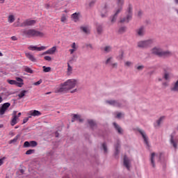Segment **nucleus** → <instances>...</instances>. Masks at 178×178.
I'll use <instances>...</instances> for the list:
<instances>
[{
  "instance_id": "64",
  "label": "nucleus",
  "mask_w": 178,
  "mask_h": 178,
  "mask_svg": "<svg viewBox=\"0 0 178 178\" xmlns=\"http://www.w3.org/2000/svg\"><path fill=\"white\" fill-rule=\"evenodd\" d=\"M2 127H3V124H0V129H2Z\"/></svg>"
},
{
  "instance_id": "4",
  "label": "nucleus",
  "mask_w": 178,
  "mask_h": 178,
  "mask_svg": "<svg viewBox=\"0 0 178 178\" xmlns=\"http://www.w3.org/2000/svg\"><path fill=\"white\" fill-rule=\"evenodd\" d=\"M124 3V0H117V5L118 6V8L116 10L115 13L114 14L111 19V23H115V22H116V19H118V15L123 9Z\"/></svg>"
},
{
  "instance_id": "10",
  "label": "nucleus",
  "mask_w": 178,
  "mask_h": 178,
  "mask_svg": "<svg viewBox=\"0 0 178 178\" xmlns=\"http://www.w3.org/2000/svg\"><path fill=\"white\" fill-rule=\"evenodd\" d=\"M161 156H162V153H161L159 156L156 155L155 153H152L150 160L153 168H155V158H159V161H161Z\"/></svg>"
},
{
  "instance_id": "49",
  "label": "nucleus",
  "mask_w": 178,
  "mask_h": 178,
  "mask_svg": "<svg viewBox=\"0 0 178 178\" xmlns=\"http://www.w3.org/2000/svg\"><path fill=\"white\" fill-rule=\"evenodd\" d=\"M41 83H42V80L40 79L38 81L34 83L33 86H40V84H41Z\"/></svg>"
},
{
  "instance_id": "37",
  "label": "nucleus",
  "mask_w": 178,
  "mask_h": 178,
  "mask_svg": "<svg viewBox=\"0 0 178 178\" xmlns=\"http://www.w3.org/2000/svg\"><path fill=\"white\" fill-rule=\"evenodd\" d=\"M67 19V16H66V15L63 14L61 16V19L60 22H62L63 23H65V22Z\"/></svg>"
},
{
  "instance_id": "21",
  "label": "nucleus",
  "mask_w": 178,
  "mask_h": 178,
  "mask_svg": "<svg viewBox=\"0 0 178 178\" xmlns=\"http://www.w3.org/2000/svg\"><path fill=\"white\" fill-rule=\"evenodd\" d=\"M80 13H74L71 15V19H72V20L75 22L77 23V22H79V16Z\"/></svg>"
},
{
  "instance_id": "8",
  "label": "nucleus",
  "mask_w": 178,
  "mask_h": 178,
  "mask_svg": "<svg viewBox=\"0 0 178 178\" xmlns=\"http://www.w3.org/2000/svg\"><path fill=\"white\" fill-rule=\"evenodd\" d=\"M38 145V143L35 140H31L30 142L25 141L24 143V148H29L31 147L32 148H34V147H37Z\"/></svg>"
},
{
  "instance_id": "31",
  "label": "nucleus",
  "mask_w": 178,
  "mask_h": 178,
  "mask_svg": "<svg viewBox=\"0 0 178 178\" xmlns=\"http://www.w3.org/2000/svg\"><path fill=\"white\" fill-rule=\"evenodd\" d=\"M97 31L98 34H101L102 33V26L97 24Z\"/></svg>"
},
{
  "instance_id": "22",
  "label": "nucleus",
  "mask_w": 178,
  "mask_h": 178,
  "mask_svg": "<svg viewBox=\"0 0 178 178\" xmlns=\"http://www.w3.org/2000/svg\"><path fill=\"white\" fill-rule=\"evenodd\" d=\"M29 115L31 116H41L42 113L41 112L37 111V110H32L31 111H29Z\"/></svg>"
},
{
  "instance_id": "38",
  "label": "nucleus",
  "mask_w": 178,
  "mask_h": 178,
  "mask_svg": "<svg viewBox=\"0 0 178 178\" xmlns=\"http://www.w3.org/2000/svg\"><path fill=\"white\" fill-rule=\"evenodd\" d=\"M73 70V68L72 66H70V64L67 63V73L70 74Z\"/></svg>"
},
{
  "instance_id": "7",
  "label": "nucleus",
  "mask_w": 178,
  "mask_h": 178,
  "mask_svg": "<svg viewBox=\"0 0 178 178\" xmlns=\"http://www.w3.org/2000/svg\"><path fill=\"white\" fill-rule=\"evenodd\" d=\"M35 23H37V22L34 19H26L19 25V27H27L29 26H34Z\"/></svg>"
},
{
  "instance_id": "45",
  "label": "nucleus",
  "mask_w": 178,
  "mask_h": 178,
  "mask_svg": "<svg viewBox=\"0 0 178 178\" xmlns=\"http://www.w3.org/2000/svg\"><path fill=\"white\" fill-rule=\"evenodd\" d=\"M119 154V143H117L115 146V155Z\"/></svg>"
},
{
  "instance_id": "26",
  "label": "nucleus",
  "mask_w": 178,
  "mask_h": 178,
  "mask_svg": "<svg viewBox=\"0 0 178 178\" xmlns=\"http://www.w3.org/2000/svg\"><path fill=\"white\" fill-rule=\"evenodd\" d=\"M15 20H16V19L15 18V15H10L8 17V23H13V22H15Z\"/></svg>"
},
{
  "instance_id": "60",
  "label": "nucleus",
  "mask_w": 178,
  "mask_h": 178,
  "mask_svg": "<svg viewBox=\"0 0 178 178\" xmlns=\"http://www.w3.org/2000/svg\"><path fill=\"white\" fill-rule=\"evenodd\" d=\"M45 8L46 9H49V4H46Z\"/></svg>"
},
{
  "instance_id": "5",
  "label": "nucleus",
  "mask_w": 178,
  "mask_h": 178,
  "mask_svg": "<svg viewBox=\"0 0 178 178\" xmlns=\"http://www.w3.org/2000/svg\"><path fill=\"white\" fill-rule=\"evenodd\" d=\"M133 16V7L131 5H129L127 10V17L121 18L120 23H129L131 20Z\"/></svg>"
},
{
  "instance_id": "58",
  "label": "nucleus",
  "mask_w": 178,
  "mask_h": 178,
  "mask_svg": "<svg viewBox=\"0 0 178 178\" xmlns=\"http://www.w3.org/2000/svg\"><path fill=\"white\" fill-rule=\"evenodd\" d=\"M11 39L13 40V41H17V38H16L15 36L11 37Z\"/></svg>"
},
{
  "instance_id": "46",
  "label": "nucleus",
  "mask_w": 178,
  "mask_h": 178,
  "mask_svg": "<svg viewBox=\"0 0 178 178\" xmlns=\"http://www.w3.org/2000/svg\"><path fill=\"white\" fill-rule=\"evenodd\" d=\"M112 59H113V58H112V57H109L108 58H107L106 60V65H109V63H111V61L112 60Z\"/></svg>"
},
{
  "instance_id": "39",
  "label": "nucleus",
  "mask_w": 178,
  "mask_h": 178,
  "mask_svg": "<svg viewBox=\"0 0 178 178\" xmlns=\"http://www.w3.org/2000/svg\"><path fill=\"white\" fill-rule=\"evenodd\" d=\"M35 152V149H29L26 152V155H31V154H34Z\"/></svg>"
},
{
  "instance_id": "12",
  "label": "nucleus",
  "mask_w": 178,
  "mask_h": 178,
  "mask_svg": "<svg viewBox=\"0 0 178 178\" xmlns=\"http://www.w3.org/2000/svg\"><path fill=\"white\" fill-rule=\"evenodd\" d=\"M56 52V47L54 46L49 49L47 50L46 51L43 52L40 56H42V55H54Z\"/></svg>"
},
{
  "instance_id": "14",
  "label": "nucleus",
  "mask_w": 178,
  "mask_h": 178,
  "mask_svg": "<svg viewBox=\"0 0 178 178\" xmlns=\"http://www.w3.org/2000/svg\"><path fill=\"white\" fill-rule=\"evenodd\" d=\"M136 33L138 37H143V35H145V28L143 26H141L136 29Z\"/></svg>"
},
{
  "instance_id": "41",
  "label": "nucleus",
  "mask_w": 178,
  "mask_h": 178,
  "mask_svg": "<svg viewBox=\"0 0 178 178\" xmlns=\"http://www.w3.org/2000/svg\"><path fill=\"white\" fill-rule=\"evenodd\" d=\"M124 31H126V27L125 26H122V27L120 28L119 31H118V32L120 34H122V33H124Z\"/></svg>"
},
{
  "instance_id": "43",
  "label": "nucleus",
  "mask_w": 178,
  "mask_h": 178,
  "mask_svg": "<svg viewBox=\"0 0 178 178\" xmlns=\"http://www.w3.org/2000/svg\"><path fill=\"white\" fill-rule=\"evenodd\" d=\"M44 60H47V62H51L52 60V58L49 56H46L44 57Z\"/></svg>"
},
{
  "instance_id": "57",
  "label": "nucleus",
  "mask_w": 178,
  "mask_h": 178,
  "mask_svg": "<svg viewBox=\"0 0 178 178\" xmlns=\"http://www.w3.org/2000/svg\"><path fill=\"white\" fill-rule=\"evenodd\" d=\"M9 136H11L12 137H13V136H15V132H13V131H10L9 132Z\"/></svg>"
},
{
  "instance_id": "32",
  "label": "nucleus",
  "mask_w": 178,
  "mask_h": 178,
  "mask_svg": "<svg viewBox=\"0 0 178 178\" xmlns=\"http://www.w3.org/2000/svg\"><path fill=\"white\" fill-rule=\"evenodd\" d=\"M42 68H43V72H44V73H48L51 72V67L43 66Z\"/></svg>"
},
{
  "instance_id": "63",
  "label": "nucleus",
  "mask_w": 178,
  "mask_h": 178,
  "mask_svg": "<svg viewBox=\"0 0 178 178\" xmlns=\"http://www.w3.org/2000/svg\"><path fill=\"white\" fill-rule=\"evenodd\" d=\"M51 93H52L51 92H46L45 95H49V94H51Z\"/></svg>"
},
{
  "instance_id": "53",
  "label": "nucleus",
  "mask_w": 178,
  "mask_h": 178,
  "mask_svg": "<svg viewBox=\"0 0 178 178\" xmlns=\"http://www.w3.org/2000/svg\"><path fill=\"white\" fill-rule=\"evenodd\" d=\"M111 65L112 67H118V63H111Z\"/></svg>"
},
{
  "instance_id": "13",
  "label": "nucleus",
  "mask_w": 178,
  "mask_h": 178,
  "mask_svg": "<svg viewBox=\"0 0 178 178\" xmlns=\"http://www.w3.org/2000/svg\"><path fill=\"white\" fill-rule=\"evenodd\" d=\"M46 48L47 47L45 46L38 47L37 46L31 45L28 47V49H29L30 51H44Z\"/></svg>"
},
{
  "instance_id": "18",
  "label": "nucleus",
  "mask_w": 178,
  "mask_h": 178,
  "mask_svg": "<svg viewBox=\"0 0 178 178\" xmlns=\"http://www.w3.org/2000/svg\"><path fill=\"white\" fill-rule=\"evenodd\" d=\"M124 165L128 170H130V160L126 156H124Z\"/></svg>"
},
{
  "instance_id": "59",
  "label": "nucleus",
  "mask_w": 178,
  "mask_h": 178,
  "mask_svg": "<svg viewBox=\"0 0 178 178\" xmlns=\"http://www.w3.org/2000/svg\"><path fill=\"white\" fill-rule=\"evenodd\" d=\"M20 116H22V113H19L17 115V119H19V118H20Z\"/></svg>"
},
{
  "instance_id": "56",
  "label": "nucleus",
  "mask_w": 178,
  "mask_h": 178,
  "mask_svg": "<svg viewBox=\"0 0 178 178\" xmlns=\"http://www.w3.org/2000/svg\"><path fill=\"white\" fill-rule=\"evenodd\" d=\"M116 118H118V119H120V118H122V113H118L117 114Z\"/></svg>"
},
{
  "instance_id": "61",
  "label": "nucleus",
  "mask_w": 178,
  "mask_h": 178,
  "mask_svg": "<svg viewBox=\"0 0 178 178\" xmlns=\"http://www.w3.org/2000/svg\"><path fill=\"white\" fill-rule=\"evenodd\" d=\"M76 91H77V89H74L71 91V93L73 94V92H76Z\"/></svg>"
},
{
  "instance_id": "2",
  "label": "nucleus",
  "mask_w": 178,
  "mask_h": 178,
  "mask_svg": "<svg viewBox=\"0 0 178 178\" xmlns=\"http://www.w3.org/2000/svg\"><path fill=\"white\" fill-rule=\"evenodd\" d=\"M23 35L27 38H32L33 37H44L45 33L38 31L35 29H24L22 31Z\"/></svg>"
},
{
  "instance_id": "36",
  "label": "nucleus",
  "mask_w": 178,
  "mask_h": 178,
  "mask_svg": "<svg viewBox=\"0 0 178 178\" xmlns=\"http://www.w3.org/2000/svg\"><path fill=\"white\" fill-rule=\"evenodd\" d=\"M106 6H105V8H104L102 10V17H105V16H106V15H105L106 14Z\"/></svg>"
},
{
  "instance_id": "34",
  "label": "nucleus",
  "mask_w": 178,
  "mask_h": 178,
  "mask_svg": "<svg viewBox=\"0 0 178 178\" xmlns=\"http://www.w3.org/2000/svg\"><path fill=\"white\" fill-rule=\"evenodd\" d=\"M26 92H27V90L21 91V92L18 95L19 98H23V97L26 95Z\"/></svg>"
},
{
  "instance_id": "1",
  "label": "nucleus",
  "mask_w": 178,
  "mask_h": 178,
  "mask_svg": "<svg viewBox=\"0 0 178 178\" xmlns=\"http://www.w3.org/2000/svg\"><path fill=\"white\" fill-rule=\"evenodd\" d=\"M76 86H77V80L68 79L64 83L61 84L60 88H57L55 92H67V91L72 90V88H74Z\"/></svg>"
},
{
  "instance_id": "54",
  "label": "nucleus",
  "mask_w": 178,
  "mask_h": 178,
  "mask_svg": "<svg viewBox=\"0 0 178 178\" xmlns=\"http://www.w3.org/2000/svg\"><path fill=\"white\" fill-rule=\"evenodd\" d=\"M86 47H87V48H90V49H93L92 44H86Z\"/></svg>"
},
{
  "instance_id": "6",
  "label": "nucleus",
  "mask_w": 178,
  "mask_h": 178,
  "mask_svg": "<svg viewBox=\"0 0 178 178\" xmlns=\"http://www.w3.org/2000/svg\"><path fill=\"white\" fill-rule=\"evenodd\" d=\"M152 44H154V40L149 39L147 40H140L138 42L137 45L138 48H148V47H151Z\"/></svg>"
},
{
  "instance_id": "62",
  "label": "nucleus",
  "mask_w": 178,
  "mask_h": 178,
  "mask_svg": "<svg viewBox=\"0 0 178 178\" xmlns=\"http://www.w3.org/2000/svg\"><path fill=\"white\" fill-rule=\"evenodd\" d=\"M163 86H165V87H167L168 83H166V82L163 83Z\"/></svg>"
},
{
  "instance_id": "20",
  "label": "nucleus",
  "mask_w": 178,
  "mask_h": 178,
  "mask_svg": "<svg viewBox=\"0 0 178 178\" xmlns=\"http://www.w3.org/2000/svg\"><path fill=\"white\" fill-rule=\"evenodd\" d=\"M71 48H72V49H70L69 50V52H70V55H73V54H74V52H76V51H77V45L76 44V42H73L71 44Z\"/></svg>"
},
{
  "instance_id": "51",
  "label": "nucleus",
  "mask_w": 178,
  "mask_h": 178,
  "mask_svg": "<svg viewBox=\"0 0 178 178\" xmlns=\"http://www.w3.org/2000/svg\"><path fill=\"white\" fill-rule=\"evenodd\" d=\"M29 122V118H25L24 120H23V123L22 124H24L26 123H27Z\"/></svg>"
},
{
  "instance_id": "25",
  "label": "nucleus",
  "mask_w": 178,
  "mask_h": 178,
  "mask_svg": "<svg viewBox=\"0 0 178 178\" xmlns=\"http://www.w3.org/2000/svg\"><path fill=\"white\" fill-rule=\"evenodd\" d=\"M81 30L85 33V34H90V29L88 26H81Z\"/></svg>"
},
{
  "instance_id": "15",
  "label": "nucleus",
  "mask_w": 178,
  "mask_h": 178,
  "mask_svg": "<svg viewBox=\"0 0 178 178\" xmlns=\"http://www.w3.org/2000/svg\"><path fill=\"white\" fill-rule=\"evenodd\" d=\"M25 56L27 58V59L31 60V62H33V63L37 62V58L34 56V55H33L30 52H26Z\"/></svg>"
},
{
  "instance_id": "28",
  "label": "nucleus",
  "mask_w": 178,
  "mask_h": 178,
  "mask_svg": "<svg viewBox=\"0 0 178 178\" xmlns=\"http://www.w3.org/2000/svg\"><path fill=\"white\" fill-rule=\"evenodd\" d=\"M163 79L165 80H170V73L168 72L166 70L164 72Z\"/></svg>"
},
{
  "instance_id": "29",
  "label": "nucleus",
  "mask_w": 178,
  "mask_h": 178,
  "mask_svg": "<svg viewBox=\"0 0 178 178\" xmlns=\"http://www.w3.org/2000/svg\"><path fill=\"white\" fill-rule=\"evenodd\" d=\"M19 138H20V135L18 134L13 140H10V144L16 143V141H17V140H19Z\"/></svg>"
},
{
  "instance_id": "33",
  "label": "nucleus",
  "mask_w": 178,
  "mask_h": 178,
  "mask_svg": "<svg viewBox=\"0 0 178 178\" xmlns=\"http://www.w3.org/2000/svg\"><path fill=\"white\" fill-rule=\"evenodd\" d=\"M165 120V116L161 117L156 122L157 126H161V123H162V121Z\"/></svg>"
},
{
  "instance_id": "23",
  "label": "nucleus",
  "mask_w": 178,
  "mask_h": 178,
  "mask_svg": "<svg viewBox=\"0 0 178 178\" xmlns=\"http://www.w3.org/2000/svg\"><path fill=\"white\" fill-rule=\"evenodd\" d=\"M76 119H79L78 121H79L80 123L83 122V118H81V116L77 114H74L72 122L73 123L74 122H75Z\"/></svg>"
},
{
  "instance_id": "30",
  "label": "nucleus",
  "mask_w": 178,
  "mask_h": 178,
  "mask_svg": "<svg viewBox=\"0 0 178 178\" xmlns=\"http://www.w3.org/2000/svg\"><path fill=\"white\" fill-rule=\"evenodd\" d=\"M6 95V94L5 92H1L0 93V104H1V102H3V99H5V96Z\"/></svg>"
},
{
  "instance_id": "9",
  "label": "nucleus",
  "mask_w": 178,
  "mask_h": 178,
  "mask_svg": "<svg viewBox=\"0 0 178 178\" xmlns=\"http://www.w3.org/2000/svg\"><path fill=\"white\" fill-rule=\"evenodd\" d=\"M9 106H10V103H4L0 107V115H5V113L8 111Z\"/></svg>"
},
{
  "instance_id": "19",
  "label": "nucleus",
  "mask_w": 178,
  "mask_h": 178,
  "mask_svg": "<svg viewBox=\"0 0 178 178\" xmlns=\"http://www.w3.org/2000/svg\"><path fill=\"white\" fill-rule=\"evenodd\" d=\"M138 131L141 134L146 145H148V138L147 137V135H145V132L141 129H139Z\"/></svg>"
},
{
  "instance_id": "17",
  "label": "nucleus",
  "mask_w": 178,
  "mask_h": 178,
  "mask_svg": "<svg viewBox=\"0 0 178 178\" xmlns=\"http://www.w3.org/2000/svg\"><path fill=\"white\" fill-rule=\"evenodd\" d=\"M106 104H108L109 105H112L113 106H117L118 108H120L121 105L119 102L115 100H108L106 101Z\"/></svg>"
},
{
  "instance_id": "35",
  "label": "nucleus",
  "mask_w": 178,
  "mask_h": 178,
  "mask_svg": "<svg viewBox=\"0 0 178 178\" xmlns=\"http://www.w3.org/2000/svg\"><path fill=\"white\" fill-rule=\"evenodd\" d=\"M105 52H111L112 51V47L111 46H106L104 48Z\"/></svg>"
},
{
  "instance_id": "16",
  "label": "nucleus",
  "mask_w": 178,
  "mask_h": 178,
  "mask_svg": "<svg viewBox=\"0 0 178 178\" xmlns=\"http://www.w3.org/2000/svg\"><path fill=\"white\" fill-rule=\"evenodd\" d=\"M7 83L11 86H17V87H23L24 83H18L15 80H7Z\"/></svg>"
},
{
  "instance_id": "48",
  "label": "nucleus",
  "mask_w": 178,
  "mask_h": 178,
  "mask_svg": "<svg viewBox=\"0 0 178 178\" xmlns=\"http://www.w3.org/2000/svg\"><path fill=\"white\" fill-rule=\"evenodd\" d=\"M6 159V157H3L2 159H0V166H2L3 165V161Z\"/></svg>"
},
{
  "instance_id": "52",
  "label": "nucleus",
  "mask_w": 178,
  "mask_h": 178,
  "mask_svg": "<svg viewBox=\"0 0 178 178\" xmlns=\"http://www.w3.org/2000/svg\"><path fill=\"white\" fill-rule=\"evenodd\" d=\"M131 65H132V63H131V62H130V61H127V62L125 63V66L129 67V66H131Z\"/></svg>"
},
{
  "instance_id": "50",
  "label": "nucleus",
  "mask_w": 178,
  "mask_h": 178,
  "mask_svg": "<svg viewBox=\"0 0 178 178\" xmlns=\"http://www.w3.org/2000/svg\"><path fill=\"white\" fill-rule=\"evenodd\" d=\"M137 70H143V69H144V65H138L136 67Z\"/></svg>"
},
{
  "instance_id": "24",
  "label": "nucleus",
  "mask_w": 178,
  "mask_h": 178,
  "mask_svg": "<svg viewBox=\"0 0 178 178\" xmlns=\"http://www.w3.org/2000/svg\"><path fill=\"white\" fill-rule=\"evenodd\" d=\"M113 126L115 127V129H116L119 134H122V133H123V130L119 125H118V124H116V122H113Z\"/></svg>"
},
{
  "instance_id": "44",
  "label": "nucleus",
  "mask_w": 178,
  "mask_h": 178,
  "mask_svg": "<svg viewBox=\"0 0 178 178\" xmlns=\"http://www.w3.org/2000/svg\"><path fill=\"white\" fill-rule=\"evenodd\" d=\"M25 72H26L27 73H33V70H31V68L26 67H25Z\"/></svg>"
},
{
  "instance_id": "42",
  "label": "nucleus",
  "mask_w": 178,
  "mask_h": 178,
  "mask_svg": "<svg viewBox=\"0 0 178 178\" xmlns=\"http://www.w3.org/2000/svg\"><path fill=\"white\" fill-rule=\"evenodd\" d=\"M102 147L104 149V153L106 154L108 152V147H106V143H103Z\"/></svg>"
},
{
  "instance_id": "3",
  "label": "nucleus",
  "mask_w": 178,
  "mask_h": 178,
  "mask_svg": "<svg viewBox=\"0 0 178 178\" xmlns=\"http://www.w3.org/2000/svg\"><path fill=\"white\" fill-rule=\"evenodd\" d=\"M152 54L153 55H156L159 58H168V56H172V54L171 51H163L161 47H154L152 49Z\"/></svg>"
},
{
  "instance_id": "47",
  "label": "nucleus",
  "mask_w": 178,
  "mask_h": 178,
  "mask_svg": "<svg viewBox=\"0 0 178 178\" xmlns=\"http://www.w3.org/2000/svg\"><path fill=\"white\" fill-rule=\"evenodd\" d=\"M15 80L17 81H18V83H23V79L20 78V77H16Z\"/></svg>"
},
{
  "instance_id": "11",
  "label": "nucleus",
  "mask_w": 178,
  "mask_h": 178,
  "mask_svg": "<svg viewBox=\"0 0 178 178\" xmlns=\"http://www.w3.org/2000/svg\"><path fill=\"white\" fill-rule=\"evenodd\" d=\"M16 113H17V111H13V117L10 121L11 126H15V124H17V122H18L17 120L19 119L17 118V115H16Z\"/></svg>"
},
{
  "instance_id": "40",
  "label": "nucleus",
  "mask_w": 178,
  "mask_h": 178,
  "mask_svg": "<svg viewBox=\"0 0 178 178\" xmlns=\"http://www.w3.org/2000/svg\"><path fill=\"white\" fill-rule=\"evenodd\" d=\"M171 144H172L174 148H177V144L175 143V140H173V136H171L170 139Z\"/></svg>"
},
{
  "instance_id": "27",
  "label": "nucleus",
  "mask_w": 178,
  "mask_h": 178,
  "mask_svg": "<svg viewBox=\"0 0 178 178\" xmlns=\"http://www.w3.org/2000/svg\"><path fill=\"white\" fill-rule=\"evenodd\" d=\"M88 123L92 129H94L95 127L97 126V124L92 120H88Z\"/></svg>"
},
{
  "instance_id": "55",
  "label": "nucleus",
  "mask_w": 178,
  "mask_h": 178,
  "mask_svg": "<svg viewBox=\"0 0 178 178\" xmlns=\"http://www.w3.org/2000/svg\"><path fill=\"white\" fill-rule=\"evenodd\" d=\"M123 54H124L123 51H121V54L119 56L120 59H123Z\"/></svg>"
}]
</instances>
